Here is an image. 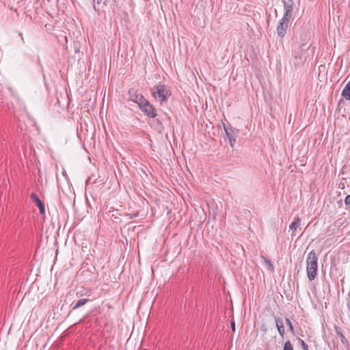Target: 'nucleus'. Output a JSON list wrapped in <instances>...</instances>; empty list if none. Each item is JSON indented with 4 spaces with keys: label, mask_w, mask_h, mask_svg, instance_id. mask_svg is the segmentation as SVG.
I'll return each instance as SVG.
<instances>
[{
    "label": "nucleus",
    "mask_w": 350,
    "mask_h": 350,
    "mask_svg": "<svg viewBox=\"0 0 350 350\" xmlns=\"http://www.w3.org/2000/svg\"><path fill=\"white\" fill-rule=\"evenodd\" d=\"M150 93L154 100L158 101L161 105L167 103L172 94L170 87L161 82L151 88Z\"/></svg>",
    "instance_id": "obj_1"
},
{
    "label": "nucleus",
    "mask_w": 350,
    "mask_h": 350,
    "mask_svg": "<svg viewBox=\"0 0 350 350\" xmlns=\"http://www.w3.org/2000/svg\"><path fill=\"white\" fill-rule=\"evenodd\" d=\"M318 271V257L314 250L310 251L306 258L307 276L310 281L315 279Z\"/></svg>",
    "instance_id": "obj_2"
},
{
    "label": "nucleus",
    "mask_w": 350,
    "mask_h": 350,
    "mask_svg": "<svg viewBox=\"0 0 350 350\" xmlns=\"http://www.w3.org/2000/svg\"><path fill=\"white\" fill-rule=\"evenodd\" d=\"M138 106L141 111L148 117L154 118L157 116L155 108L148 100L144 99V101H141V103H139Z\"/></svg>",
    "instance_id": "obj_3"
},
{
    "label": "nucleus",
    "mask_w": 350,
    "mask_h": 350,
    "mask_svg": "<svg viewBox=\"0 0 350 350\" xmlns=\"http://www.w3.org/2000/svg\"><path fill=\"white\" fill-rule=\"evenodd\" d=\"M291 17L283 15L277 26V35L278 37L283 38L286 34L288 27V23Z\"/></svg>",
    "instance_id": "obj_4"
},
{
    "label": "nucleus",
    "mask_w": 350,
    "mask_h": 350,
    "mask_svg": "<svg viewBox=\"0 0 350 350\" xmlns=\"http://www.w3.org/2000/svg\"><path fill=\"white\" fill-rule=\"evenodd\" d=\"M304 46H305V45L301 44L293 51V57L295 65L303 64L306 60V55L304 52Z\"/></svg>",
    "instance_id": "obj_5"
},
{
    "label": "nucleus",
    "mask_w": 350,
    "mask_h": 350,
    "mask_svg": "<svg viewBox=\"0 0 350 350\" xmlns=\"http://www.w3.org/2000/svg\"><path fill=\"white\" fill-rule=\"evenodd\" d=\"M129 98L130 100L136 103L138 105L141 103V101H144V96L142 94H138L137 90L134 88H131L128 92Z\"/></svg>",
    "instance_id": "obj_6"
},
{
    "label": "nucleus",
    "mask_w": 350,
    "mask_h": 350,
    "mask_svg": "<svg viewBox=\"0 0 350 350\" xmlns=\"http://www.w3.org/2000/svg\"><path fill=\"white\" fill-rule=\"evenodd\" d=\"M224 129L226 133V138L230 142V146L233 148L236 142V135L234 131L230 126L228 127L225 124H224Z\"/></svg>",
    "instance_id": "obj_7"
},
{
    "label": "nucleus",
    "mask_w": 350,
    "mask_h": 350,
    "mask_svg": "<svg viewBox=\"0 0 350 350\" xmlns=\"http://www.w3.org/2000/svg\"><path fill=\"white\" fill-rule=\"evenodd\" d=\"M282 1L284 9V16L292 17L294 5L293 0H282Z\"/></svg>",
    "instance_id": "obj_8"
},
{
    "label": "nucleus",
    "mask_w": 350,
    "mask_h": 350,
    "mask_svg": "<svg viewBox=\"0 0 350 350\" xmlns=\"http://www.w3.org/2000/svg\"><path fill=\"white\" fill-rule=\"evenodd\" d=\"M30 198L38 207L40 214L44 215L45 213L44 205L38 196L33 193L30 195Z\"/></svg>",
    "instance_id": "obj_9"
},
{
    "label": "nucleus",
    "mask_w": 350,
    "mask_h": 350,
    "mask_svg": "<svg viewBox=\"0 0 350 350\" xmlns=\"http://www.w3.org/2000/svg\"><path fill=\"white\" fill-rule=\"evenodd\" d=\"M275 325L278 329V331L282 337V338H284V334H285V329L283 323L282 319L280 317H275Z\"/></svg>",
    "instance_id": "obj_10"
},
{
    "label": "nucleus",
    "mask_w": 350,
    "mask_h": 350,
    "mask_svg": "<svg viewBox=\"0 0 350 350\" xmlns=\"http://www.w3.org/2000/svg\"><path fill=\"white\" fill-rule=\"evenodd\" d=\"M301 225V219L299 217H295L294 218L293 221L291 224L289 226L290 230L292 231L291 236H295V232L296 231L297 228H299Z\"/></svg>",
    "instance_id": "obj_11"
},
{
    "label": "nucleus",
    "mask_w": 350,
    "mask_h": 350,
    "mask_svg": "<svg viewBox=\"0 0 350 350\" xmlns=\"http://www.w3.org/2000/svg\"><path fill=\"white\" fill-rule=\"evenodd\" d=\"M342 96L347 100H350V81L347 83L342 92Z\"/></svg>",
    "instance_id": "obj_12"
},
{
    "label": "nucleus",
    "mask_w": 350,
    "mask_h": 350,
    "mask_svg": "<svg viewBox=\"0 0 350 350\" xmlns=\"http://www.w3.org/2000/svg\"><path fill=\"white\" fill-rule=\"evenodd\" d=\"M89 299H79L77 302L72 304V310H75L77 308H79L81 306H83L86 303L89 302Z\"/></svg>",
    "instance_id": "obj_13"
},
{
    "label": "nucleus",
    "mask_w": 350,
    "mask_h": 350,
    "mask_svg": "<svg viewBox=\"0 0 350 350\" xmlns=\"http://www.w3.org/2000/svg\"><path fill=\"white\" fill-rule=\"evenodd\" d=\"M337 335L340 338V340L342 344H344L345 345H347L349 344L347 339L345 338V336L343 335L342 332H337Z\"/></svg>",
    "instance_id": "obj_14"
},
{
    "label": "nucleus",
    "mask_w": 350,
    "mask_h": 350,
    "mask_svg": "<svg viewBox=\"0 0 350 350\" xmlns=\"http://www.w3.org/2000/svg\"><path fill=\"white\" fill-rule=\"evenodd\" d=\"M283 350H294L293 346L290 340L284 342Z\"/></svg>",
    "instance_id": "obj_15"
},
{
    "label": "nucleus",
    "mask_w": 350,
    "mask_h": 350,
    "mask_svg": "<svg viewBox=\"0 0 350 350\" xmlns=\"http://www.w3.org/2000/svg\"><path fill=\"white\" fill-rule=\"evenodd\" d=\"M285 321H286V323L288 325V329L291 331V332L294 334V327H293V324H292L291 321H290V319L288 318H286Z\"/></svg>",
    "instance_id": "obj_16"
},
{
    "label": "nucleus",
    "mask_w": 350,
    "mask_h": 350,
    "mask_svg": "<svg viewBox=\"0 0 350 350\" xmlns=\"http://www.w3.org/2000/svg\"><path fill=\"white\" fill-rule=\"evenodd\" d=\"M299 342L303 350H308V345L301 338H299Z\"/></svg>",
    "instance_id": "obj_17"
},
{
    "label": "nucleus",
    "mask_w": 350,
    "mask_h": 350,
    "mask_svg": "<svg viewBox=\"0 0 350 350\" xmlns=\"http://www.w3.org/2000/svg\"><path fill=\"white\" fill-rule=\"evenodd\" d=\"M262 258H263L265 262L268 265L269 269L271 271L273 270V266L272 263L270 262V260L267 259L264 256H262Z\"/></svg>",
    "instance_id": "obj_18"
},
{
    "label": "nucleus",
    "mask_w": 350,
    "mask_h": 350,
    "mask_svg": "<svg viewBox=\"0 0 350 350\" xmlns=\"http://www.w3.org/2000/svg\"><path fill=\"white\" fill-rule=\"evenodd\" d=\"M125 216L127 217L129 219H133L138 216V213L133 214H126Z\"/></svg>",
    "instance_id": "obj_19"
},
{
    "label": "nucleus",
    "mask_w": 350,
    "mask_h": 350,
    "mask_svg": "<svg viewBox=\"0 0 350 350\" xmlns=\"http://www.w3.org/2000/svg\"><path fill=\"white\" fill-rule=\"evenodd\" d=\"M93 1L94 3H96L97 4L103 3V4L106 5V3L108 0H93Z\"/></svg>",
    "instance_id": "obj_20"
},
{
    "label": "nucleus",
    "mask_w": 350,
    "mask_h": 350,
    "mask_svg": "<svg viewBox=\"0 0 350 350\" xmlns=\"http://www.w3.org/2000/svg\"><path fill=\"white\" fill-rule=\"evenodd\" d=\"M345 203L347 205H350V195H348L346 196V198L345 199Z\"/></svg>",
    "instance_id": "obj_21"
},
{
    "label": "nucleus",
    "mask_w": 350,
    "mask_h": 350,
    "mask_svg": "<svg viewBox=\"0 0 350 350\" xmlns=\"http://www.w3.org/2000/svg\"><path fill=\"white\" fill-rule=\"evenodd\" d=\"M231 327H232V329L233 331H234V330H235V323H234V321H232V322L231 323Z\"/></svg>",
    "instance_id": "obj_22"
},
{
    "label": "nucleus",
    "mask_w": 350,
    "mask_h": 350,
    "mask_svg": "<svg viewBox=\"0 0 350 350\" xmlns=\"http://www.w3.org/2000/svg\"><path fill=\"white\" fill-rule=\"evenodd\" d=\"M19 36H20V37L21 38V39H22L23 42H24V39H23V34H22V33H19Z\"/></svg>",
    "instance_id": "obj_23"
},
{
    "label": "nucleus",
    "mask_w": 350,
    "mask_h": 350,
    "mask_svg": "<svg viewBox=\"0 0 350 350\" xmlns=\"http://www.w3.org/2000/svg\"><path fill=\"white\" fill-rule=\"evenodd\" d=\"M348 308H349V310H350V301H349V304H348Z\"/></svg>",
    "instance_id": "obj_24"
}]
</instances>
